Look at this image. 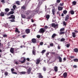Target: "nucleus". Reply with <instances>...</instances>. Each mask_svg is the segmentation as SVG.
Segmentation results:
<instances>
[{"label": "nucleus", "instance_id": "nucleus-1", "mask_svg": "<svg viewBox=\"0 0 78 78\" xmlns=\"http://www.w3.org/2000/svg\"><path fill=\"white\" fill-rule=\"evenodd\" d=\"M5 12L4 14L5 15H6V16H10L11 14H13L14 13V12L13 11H10L9 12V9L8 8L5 9Z\"/></svg>", "mask_w": 78, "mask_h": 78}, {"label": "nucleus", "instance_id": "nucleus-2", "mask_svg": "<svg viewBox=\"0 0 78 78\" xmlns=\"http://www.w3.org/2000/svg\"><path fill=\"white\" fill-rule=\"evenodd\" d=\"M15 16L12 15L10 16H9L8 17V19H12L11 20H10V22H16V21H15Z\"/></svg>", "mask_w": 78, "mask_h": 78}, {"label": "nucleus", "instance_id": "nucleus-3", "mask_svg": "<svg viewBox=\"0 0 78 78\" xmlns=\"http://www.w3.org/2000/svg\"><path fill=\"white\" fill-rule=\"evenodd\" d=\"M46 30L45 29V28H41L40 30L39 33H40L43 34V33H44L45 31Z\"/></svg>", "mask_w": 78, "mask_h": 78}, {"label": "nucleus", "instance_id": "nucleus-4", "mask_svg": "<svg viewBox=\"0 0 78 78\" xmlns=\"http://www.w3.org/2000/svg\"><path fill=\"white\" fill-rule=\"evenodd\" d=\"M41 62V58H40L39 59H37L36 60V64L37 65H38Z\"/></svg>", "mask_w": 78, "mask_h": 78}, {"label": "nucleus", "instance_id": "nucleus-5", "mask_svg": "<svg viewBox=\"0 0 78 78\" xmlns=\"http://www.w3.org/2000/svg\"><path fill=\"white\" fill-rule=\"evenodd\" d=\"M22 58H23V61L19 60V62H21L22 64H23V63H25V61H26V58H24V57H22L21 59Z\"/></svg>", "mask_w": 78, "mask_h": 78}, {"label": "nucleus", "instance_id": "nucleus-6", "mask_svg": "<svg viewBox=\"0 0 78 78\" xmlns=\"http://www.w3.org/2000/svg\"><path fill=\"white\" fill-rule=\"evenodd\" d=\"M37 74L39 75L38 76V78H44V77L42 75V73H37Z\"/></svg>", "mask_w": 78, "mask_h": 78}, {"label": "nucleus", "instance_id": "nucleus-7", "mask_svg": "<svg viewBox=\"0 0 78 78\" xmlns=\"http://www.w3.org/2000/svg\"><path fill=\"white\" fill-rule=\"evenodd\" d=\"M58 24H55V23H52L51 24V26L52 27H53V28H56V27H58Z\"/></svg>", "mask_w": 78, "mask_h": 78}, {"label": "nucleus", "instance_id": "nucleus-8", "mask_svg": "<svg viewBox=\"0 0 78 78\" xmlns=\"http://www.w3.org/2000/svg\"><path fill=\"white\" fill-rule=\"evenodd\" d=\"M25 32L26 34H29L30 33V30L29 29H27L25 30Z\"/></svg>", "mask_w": 78, "mask_h": 78}, {"label": "nucleus", "instance_id": "nucleus-9", "mask_svg": "<svg viewBox=\"0 0 78 78\" xmlns=\"http://www.w3.org/2000/svg\"><path fill=\"white\" fill-rule=\"evenodd\" d=\"M63 75L64 78H67V73L66 72L64 73Z\"/></svg>", "mask_w": 78, "mask_h": 78}, {"label": "nucleus", "instance_id": "nucleus-10", "mask_svg": "<svg viewBox=\"0 0 78 78\" xmlns=\"http://www.w3.org/2000/svg\"><path fill=\"white\" fill-rule=\"evenodd\" d=\"M31 41L34 44L36 43V39L35 38H33L31 40Z\"/></svg>", "mask_w": 78, "mask_h": 78}, {"label": "nucleus", "instance_id": "nucleus-11", "mask_svg": "<svg viewBox=\"0 0 78 78\" xmlns=\"http://www.w3.org/2000/svg\"><path fill=\"white\" fill-rule=\"evenodd\" d=\"M31 68H29L27 71V73L28 74H30L31 73Z\"/></svg>", "mask_w": 78, "mask_h": 78}, {"label": "nucleus", "instance_id": "nucleus-12", "mask_svg": "<svg viewBox=\"0 0 78 78\" xmlns=\"http://www.w3.org/2000/svg\"><path fill=\"white\" fill-rule=\"evenodd\" d=\"M14 48H11L10 49V52L11 53H14Z\"/></svg>", "mask_w": 78, "mask_h": 78}, {"label": "nucleus", "instance_id": "nucleus-13", "mask_svg": "<svg viewBox=\"0 0 78 78\" xmlns=\"http://www.w3.org/2000/svg\"><path fill=\"white\" fill-rule=\"evenodd\" d=\"M58 11H62L63 9V7L58 6Z\"/></svg>", "mask_w": 78, "mask_h": 78}, {"label": "nucleus", "instance_id": "nucleus-14", "mask_svg": "<svg viewBox=\"0 0 78 78\" xmlns=\"http://www.w3.org/2000/svg\"><path fill=\"white\" fill-rule=\"evenodd\" d=\"M58 67L57 66H55L54 67V69L55 71V72H58Z\"/></svg>", "mask_w": 78, "mask_h": 78}, {"label": "nucleus", "instance_id": "nucleus-15", "mask_svg": "<svg viewBox=\"0 0 78 78\" xmlns=\"http://www.w3.org/2000/svg\"><path fill=\"white\" fill-rule=\"evenodd\" d=\"M31 12V11L30 10H27L26 12V14L27 16H28L30 14V13Z\"/></svg>", "mask_w": 78, "mask_h": 78}, {"label": "nucleus", "instance_id": "nucleus-16", "mask_svg": "<svg viewBox=\"0 0 78 78\" xmlns=\"http://www.w3.org/2000/svg\"><path fill=\"white\" fill-rule=\"evenodd\" d=\"M36 51L35 49H33L32 51V54L34 55H36Z\"/></svg>", "mask_w": 78, "mask_h": 78}, {"label": "nucleus", "instance_id": "nucleus-17", "mask_svg": "<svg viewBox=\"0 0 78 78\" xmlns=\"http://www.w3.org/2000/svg\"><path fill=\"white\" fill-rule=\"evenodd\" d=\"M72 5L73 6H74L75 5H76V2L75 1H74L72 2Z\"/></svg>", "mask_w": 78, "mask_h": 78}, {"label": "nucleus", "instance_id": "nucleus-18", "mask_svg": "<svg viewBox=\"0 0 78 78\" xmlns=\"http://www.w3.org/2000/svg\"><path fill=\"white\" fill-rule=\"evenodd\" d=\"M19 73L20 75H24L26 73V72H19Z\"/></svg>", "mask_w": 78, "mask_h": 78}, {"label": "nucleus", "instance_id": "nucleus-19", "mask_svg": "<svg viewBox=\"0 0 78 78\" xmlns=\"http://www.w3.org/2000/svg\"><path fill=\"white\" fill-rule=\"evenodd\" d=\"M58 59L59 60V62H62V58L61 57L59 56Z\"/></svg>", "mask_w": 78, "mask_h": 78}, {"label": "nucleus", "instance_id": "nucleus-20", "mask_svg": "<svg viewBox=\"0 0 78 78\" xmlns=\"http://www.w3.org/2000/svg\"><path fill=\"white\" fill-rule=\"evenodd\" d=\"M55 36H56V34H53L52 35V38H53V39H54Z\"/></svg>", "mask_w": 78, "mask_h": 78}, {"label": "nucleus", "instance_id": "nucleus-21", "mask_svg": "<svg viewBox=\"0 0 78 78\" xmlns=\"http://www.w3.org/2000/svg\"><path fill=\"white\" fill-rule=\"evenodd\" d=\"M74 52H75L76 53H78V48H74Z\"/></svg>", "mask_w": 78, "mask_h": 78}, {"label": "nucleus", "instance_id": "nucleus-22", "mask_svg": "<svg viewBox=\"0 0 78 78\" xmlns=\"http://www.w3.org/2000/svg\"><path fill=\"white\" fill-rule=\"evenodd\" d=\"M15 32H17V33H20V31H19V29L17 28H15Z\"/></svg>", "mask_w": 78, "mask_h": 78}, {"label": "nucleus", "instance_id": "nucleus-23", "mask_svg": "<svg viewBox=\"0 0 78 78\" xmlns=\"http://www.w3.org/2000/svg\"><path fill=\"white\" fill-rule=\"evenodd\" d=\"M14 63H15L16 64H19V62L17 61L16 60L14 61Z\"/></svg>", "mask_w": 78, "mask_h": 78}, {"label": "nucleus", "instance_id": "nucleus-24", "mask_svg": "<svg viewBox=\"0 0 78 78\" xmlns=\"http://www.w3.org/2000/svg\"><path fill=\"white\" fill-rule=\"evenodd\" d=\"M70 13L72 15H73V14H74L75 12H74V11L73 10H71L70 11Z\"/></svg>", "mask_w": 78, "mask_h": 78}, {"label": "nucleus", "instance_id": "nucleus-25", "mask_svg": "<svg viewBox=\"0 0 78 78\" xmlns=\"http://www.w3.org/2000/svg\"><path fill=\"white\" fill-rule=\"evenodd\" d=\"M0 15L1 16H2V17H3V16H5V14H4V12H2L1 13Z\"/></svg>", "mask_w": 78, "mask_h": 78}, {"label": "nucleus", "instance_id": "nucleus-26", "mask_svg": "<svg viewBox=\"0 0 78 78\" xmlns=\"http://www.w3.org/2000/svg\"><path fill=\"white\" fill-rule=\"evenodd\" d=\"M69 17H67V16L65 17V21H66V22H67V20H69Z\"/></svg>", "mask_w": 78, "mask_h": 78}, {"label": "nucleus", "instance_id": "nucleus-27", "mask_svg": "<svg viewBox=\"0 0 78 78\" xmlns=\"http://www.w3.org/2000/svg\"><path fill=\"white\" fill-rule=\"evenodd\" d=\"M59 34H60V35H62V34H65V32L60 31V32L59 33Z\"/></svg>", "mask_w": 78, "mask_h": 78}, {"label": "nucleus", "instance_id": "nucleus-28", "mask_svg": "<svg viewBox=\"0 0 78 78\" xmlns=\"http://www.w3.org/2000/svg\"><path fill=\"white\" fill-rule=\"evenodd\" d=\"M16 3L18 5H20V2L18 1H16Z\"/></svg>", "mask_w": 78, "mask_h": 78}, {"label": "nucleus", "instance_id": "nucleus-29", "mask_svg": "<svg viewBox=\"0 0 78 78\" xmlns=\"http://www.w3.org/2000/svg\"><path fill=\"white\" fill-rule=\"evenodd\" d=\"M46 18L47 19H49V18H50V15H47L46 16Z\"/></svg>", "mask_w": 78, "mask_h": 78}, {"label": "nucleus", "instance_id": "nucleus-30", "mask_svg": "<svg viewBox=\"0 0 78 78\" xmlns=\"http://www.w3.org/2000/svg\"><path fill=\"white\" fill-rule=\"evenodd\" d=\"M73 61H74V62H78V58H75V59H73Z\"/></svg>", "mask_w": 78, "mask_h": 78}, {"label": "nucleus", "instance_id": "nucleus-31", "mask_svg": "<svg viewBox=\"0 0 78 78\" xmlns=\"http://www.w3.org/2000/svg\"><path fill=\"white\" fill-rule=\"evenodd\" d=\"M73 34V37H76V36L75 35V33L73 32L72 33Z\"/></svg>", "mask_w": 78, "mask_h": 78}, {"label": "nucleus", "instance_id": "nucleus-32", "mask_svg": "<svg viewBox=\"0 0 78 78\" xmlns=\"http://www.w3.org/2000/svg\"><path fill=\"white\" fill-rule=\"evenodd\" d=\"M63 12L64 14H66L67 13V11L66 10H65L63 11Z\"/></svg>", "mask_w": 78, "mask_h": 78}, {"label": "nucleus", "instance_id": "nucleus-33", "mask_svg": "<svg viewBox=\"0 0 78 78\" xmlns=\"http://www.w3.org/2000/svg\"><path fill=\"white\" fill-rule=\"evenodd\" d=\"M55 9H52V12L53 15H55Z\"/></svg>", "mask_w": 78, "mask_h": 78}, {"label": "nucleus", "instance_id": "nucleus-34", "mask_svg": "<svg viewBox=\"0 0 78 78\" xmlns=\"http://www.w3.org/2000/svg\"><path fill=\"white\" fill-rule=\"evenodd\" d=\"M21 17H22V18H23L24 19H25V18L26 16L25 15L23 14H21Z\"/></svg>", "mask_w": 78, "mask_h": 78}, {"label": "nucleus", "instance_id": "nucleus-35", "mask_svg": "<svg viewBox=\"0 0 78 78\" xmlns=\"http://www.w3.org/2000/svg\"><path fill=\"white\" fill-rule=\"evenodd\" d=\"M64 30H65L64 28H61L60 29V31H62V32L64 31Z\"/></svg>", "mask_w": 78, "mask_h": 78}, {"label": "nucleus", "instance_id": "nucleus-36", "mask_svg": "<svg viewBox=\"0 0 78 78\" xmlns=\"http://www.w3.org/2000/svg\"><path fill=\"white\" fill-rule=\"evenodd\" d=\"M49 75H52V72H51V71H50L48 73Z\"/></svg>", "mask_w": 78, "mask_h": 78}, {"label": "nucleus", "instance_id": "nucleus-37", "mask_svg": "<svg viewBox=\"0 0 78 78\" xmlns=\"http://www.w3.org/2000/svg\"><path fill=\"white\" fill-rule=\"evenodd\" d=\"M16 5H14L13 6V8L15 10L16 9Z\"/></svg>", "mask_w": 78, "mask_h": 78}, {"label": "nucleus", "instance_id": "nucleus-38", "mask_svg": "<svg viewBox=\"0 0 78 78\" xmlns=\"http://www.w3.org/2000/svg\"><path fill=\"white\" fill-rule=\"evenodd\" d=\"M4 74L5 76H8V72H5V73Z\"/></svg>", "mask_w": 78, "mask_h": 78}, {"label": "nucleus", "instance_id": "nucleus-39", "mask_svg": "<svg viewBox=\"0 0 78 78\" xmlns=\"http://www.w3.org/2000/svg\"><path fill=\"white\" fill-rule=\"evenodd\" d=\"M27 18L28 19H31V16H27Z\"/></svg>", "mask_w": 78, "mask_h": 78}, {"label": "nucleus", "instance_id": "nucleus-40", "mask_svg": "<svg viewBox=\"0 0 78 78\" xmlns=\"http://www.w3.org/2000/svg\"><path fill=\"white\" fill-rule=\"evenodd\" d=\"M65 41V39L64 38H62L60 40V41L61 42H62L63 41Z\"/></svg>", "mask_w": 78, "mask_h": 78}, {"label": "nucleus", "instance_id": "nucleus-41", "mask_svg": "<svg viewBox=\"0 0 78 78\" xmlns=\"http://www.w3.org/2000/svg\"><path fill=\"white\" fill-rule=\"evenodd\" d=\"M21 8L23 9H26V8L25 7V6H23L22 7H21Z\"/></svg>", "mask_w": 78, "mask_h": 78}, {"label": "nucleus", "instance_id": "nucleus-42", "mask_svg": "<svg viewBox=\"0 0 78 78\" xmlns=\"http://www.w3.org/2000/svg\"><path fill=\"white\" fill-rule=\"evenodd\" d=\"M61 2V0H57L56 1V2L57 3H59L60 2Z\"/></svg>", "mask_w": 78, "mask_h": 78}, {"label": "nucleus", "instance_id": "nucleus-43", "mask_svg": "<svg viewBox=\"0 0 78 78\" xmlns=\"http://www.w3.org/2000/svg\"><path fill=\"white\" fill-rule=\"evenodd\" d=\"M59 5L61 6H62L64 5V3H60L59 4Z\"/></svg>", "mask_w": 78, "mask_h": 78}, {"label": "nucleus", "instance_id": "nucleus-44", "mask_svg": "<svg viewBox=\"0 0 78 78\" xmlns=\"http://www.w3.org/2000/svg\"><path fill=\"white\" fill-rule=\"evenodd\" d=\"M63 23L64 25H65V26H66V25H67V24H66V22L63 21Z\"/></svg>", "mask_w": 78, "mask_h": 78}, {"label": "nucleus", "instance_id": "nucleus-45", "mask_svg": "<svg viewBox=\"0 0 78 78\" xmlns=\"http://www.w3.org/2000/svg\"><path fill=\"white\" fill-rule=\"evenodd\" d=\"M43 70L44 71V72H45L46 71V68L45 67H43Z\"/></svg>", "mask_w": 78, "mask_h": 78}, {"label": "nucleus", "instance_id": "nucleus-46", "mask_svg": "<svg viewBox=\"0 0 78 78\" xmlns=\"http://www.w3.org/2000/svg\"><path fill=\"white\" fill-rule=\"evenodd\" d=\"M45 51H46L45 50H43L41 52V53H45Z\"/></svg>", "mask_w": 78, "mask_h": 78}, {"label": "nucleus", "instance_id": "nucleus-47", "mask_svg": "<svg viewBox=\"0 0 78 78\" xmlns=\"http://www.w3.org/2000/svg\"><path fill=\"white\" fill-rule=\"evenodd\" d=\"M44 29L45 30V29H48V27H47V26H45L44 27Z\"/></svg>", "mask_w": 78, "mask_h": 78}, {"label": "nucleus", "instance_id": "nucleus-48", "mask_svg": "<svg viewBox=\"0 0 78 78\" xmlns=\"http://www.w3.org/2000/svg\"><path fill=\"white\" fill-rule=\"evenodd\" d=\"M40 45H43V44H44V42H40Z\"/></svg>", "mask_w": 78, "mask_h": 78}, {"label": "nucleus", "instance_id": "nucleus-49", "mask_svg": "<svg viewBox=\"0 0 78 78\" xmlns=\"http://www.w3.org/2000/svg\"><path fill=\"white\" fill-rule=\"evenodd\" d=\"M11 71L12 72V73H13L14 71V68H12L11 69Z\"/></svg>", "mask_w": 78, "mask_h": 78}, {"label": "nucleus", "instance_id": "nucleus-50", "mask_svg": "<svg viewBox=\"0 0 78 78\" xmlns=\"http://www.w3.org/2000/svg\"><path fill=\"white\" fill-rule=\"evenodd\" d=\"M12 73V74H15V75H17V73L14 72H13Z\"/></svg>", "mask_w": 78, "mask_h": 78}, {"label": "nucleus", "instance_id": "nucleus-51", "mask_svg": "<svg viewBox=\"0 0 78 78\" xmlns=\"http://www.w3.org/2000/svg\"><path fill=\"white\" fill-rule=\"evenodd\" d=\"M51 55H55L56 53H55V52H51Z\"/></svg>", "mask_w": 78, "mask_h": 78}, {"label": "nucleus", "instance_id": "nucleus-52", "mask_svg": "<svg viewBox=\"0 0 78 78\" xmlns=\"http://www.w3.org/2000/svg\"><path fill=\"white\" fill-rule=\"evenodd\" d=\"M7 35L6 34H5L3 36V37H7Z\"/></svg>", "mask_w": 78, "mask_h": 78}, {"label": "nucleus", "instance_id": "nucleus-53", "mask_svg": "<svg viewBox=\"0 0 78 78\" xmlns=\"http://www.w3.org/2000/svg\"><path fill=\"white\" fill-rule=\"evenodd\" d=\"M37 38H38V39H39V38H40L41 37V36L40 35H37Z\"/></svg>", "mask_w": 78, "mask_h": 78}, {"label": "nucleus", "instance_id": "nucleus-54", "mask_svg": "<svg viewBox=\"0 0 78 78\" xmlns=\"http://www.w3.org/2000/svg\"><path fill=\"white\" fill-rule=\"evenodd\" d=\"M70 58H71V59H72V58H75V56H70Z\"/></svg>", "mask_w": 78, "mask_h": 78}, {"label": "nucleus", "instance_id": "nucleus-55", "mask_svg": "<svg viewBox=\"0 0 78 78\" xmlns=\"http://www.w3.org/2000/svg\"><path fill=\"white\" fill-rule=\"evenodd\" d=\"M70 47V45H69V44H67L66 45V47H67V48H69V47Z\"/></svg>", "mask_w": 78, "mask_h": 78}, {"label": "nucleus", "instance_id": "nucleus-56", "mask_svg": "<svg viewBox=\"0 0 78 78\" xmlns=\"http://www.w3.org/2000/svg\"><path fill=\"white\" fill-rule=\"evenodd\" d=\"M30 58H27L26 59V60L28 61H30Z\"/></svg>", "mask_w": 78, "mask_h": 78}, {"label": "nucleus", "instance_id": "nucleus-57", "mask_svg": "<svg viewBox=\"0 0 78 78\" xmlns=\"http://www.w3.org/2000/svg\"><path fill=\"white\" fill-rule=\"evenodd\" d=\"M64 61H66V57H64L63 59Z\"/></svg>", "mask_w": 78, "mask_h": 78}, {"label": "nucleus", "instance_id": "nucleus-58", "mask_svg": "<svg viewBox=\"0 0 78 78\" xmlns=\"http://www.w3.org/2000/svg\"><path fill=\"white\" fill-rule=\"evenodd\" d=\"M73 67L74 68H76L77 67V66L76 65H74Z\"/></svg>", "mask_w": 78, "mask_h": 78}, {"label": "nucleus", "instance_id": "nucleus-59", "mask_svg": "<svg viewBox=\"0 0 78 78\" xmlns=\"http://www.w3.org/2000/svg\"><path fill=\"white\" fill-rule=\"evenodd\" d=\"M66 17H70V15H69V14L67 15L66 16Z\"/></svg>", "mask_w": 78, "mask_h": 78}, {"label": "nucleus", "instance_id": "nucleus-60", "mask_svg": "<svg viewBox=\"0 0 78 78\" xmlns=\"http://www.w3.org/2000/svg\"><path fill=\"white\" fill-rule=\"evenodd\" d=\"M26 37V35H24L23 36V38H25Z\"/></svg>", "mask_w": 78, "mask_h": 78}, {"label": "nucleus", "instance_id": "nucleus-61", "mask_svg": "<svg viewBox=\"0 0 78 78\" xmlns=\"http://www.w3.org/2000/svg\"><path fill=\"white\" fill-rule=\"evenodd\" d=\"M50 46H52V47H53V44L52 43L51 44H50Z\"/></svg>", "mask_w": 78, "mask_h": 78}, {"label": "nucleus", "instance_id": "nucleus-62", "mask_svg": "<svg viewBox=\"0 0 78 78\" xmlns=\"http://www.w3.org/2000/svg\"><path fill=\"white\" fill-rule=\"evenodd\" d=\"M5 2V0H2L1 1V2L2 3H4V2Z\"/></svg>", "mask_w": 78, "mask_h": 78}, {"label": "nucleus", "instance_id": "nucleus-63", "mask_svg": "<svg viewBox=\"0 0 78 78\" xmlns=\"http://www.w3.org/2000/svg\"><path fill=\"white\" fill-rule=\"evenodd\" d=\"M64 16V13H62L61 15V16H62V17H63Z\"/></svg>", "mask_w": 78, "mask_h": 78}, {"label": "nucleus", "instance_id": "nucleus-64", "mask_svg": "<svg viewBox=\"0 0 78 78\" xmlns=\"http://www.w3.org/2000/svg\"><path fill=\"white\" fill-rule=\"evenodd\" d=\"M58 49H60V46H58Z\"/></svg>", "mask_w": 78, "mask_h": 78}]
</instances>
